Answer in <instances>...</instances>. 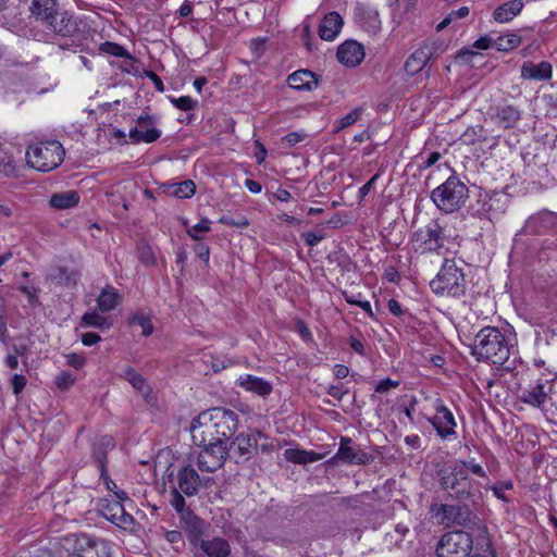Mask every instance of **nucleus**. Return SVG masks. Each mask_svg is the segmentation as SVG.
I'll list each match as a JSON object with an SVG mask.
<instances>
[{"label":"nucleus","mask_w":557,"mask_h":557,"mask_svg":"<svg viewBox=\"0 0 557 557\" xmlns=\"http://www.w3.org/2000/svg\"><path fill=\"white\" fill-rule=\"evenodd\" d=\"M238 426V416L235 411L215 407L200 412L191 422L193 441L208 442L220 440L228 443Z\"/></svg>","instance_id":"nucleus-1"},{"label":"nucleus","mask_w":557,"mask_h":557,"mask_svg":"<svg viewBox=\"0 0 557 557\" xmlns=\"http://www.w3.org/2000/svg\"><path fill=\"white\" fill-rule=\"evenodd\" d=\"M512 348L513 346L499 329L486 326L475 335L471 355L478 361L502 366L509 359Z\"/></svg>","instance_id":"nucleus-2"},{"label":"nucleus","mask_w":557,"mask_h":557,"mask_svg":"<svg viewBox=\"0 0 557 557\" xmlns=\"http://www.w3.org/2000/svg\"><path fill=\"white\" fill-rule=\"evenodd\" d=\"M468 198L469 189L457 175H450L431 193L434 205L445 213L458 211L466 205Z\"/></svg>","instance_id":"nucleus-3"},{"label":"nucleus","mask_w":557,"mask_h":557,"mask_svg":"<svg viewBox=\"0 0 557 557\" xmlns=\"http://www.w3.org/2000/svg\"><path fill=\"white\" fill-rule=\"evenodd\" d=\"M65 150L58 140H45L29 145L25 152V160L34 170L50 172L63 162Z\"/></svg>","instance_id":"nucleus-4"},{"label":"nucleus","mask_w":557,"mask_h":557,"mask_svg":"<svg viewBox=\"0 0 557 557\" xmlns=\"http://www.w3.org/2000/svg\"><path fill=\"white\" fill-rule=\"evenodd\" d=\"M430 287L438 296L459 298L466 293L465 274L454 260L445 259Z\"/></svg>","instance_id":"nucleus-5"},{"label":"nucleus","mask_w":557,"mask_h":557,"mask_svg":"<svg viewBox=\"0 0 557 557\" xmlns=\"http://www.w3.org/2000/svg\"><path fill=\"white\" fill-rule=\"evenodd\" d=\"M440 483L451 497L460 500L469 499L476 490L474 481L466 473L465 465L455 462L440 471Z\"/></svg>","instance_id":"nucleus-6"},{"label":"nucleus","mask_w":557,"mask_h":557,"mask_svg":"<svg viewBox=\"0 0 557 557\" xmlns=\"http://www.w3.org/2000/svg\"><path fill=\"white\" fill-rule=\"evenodd\" d=\"M472 536L465 531L448 532L441 539L437 557H469L472 550Z\"/></svg>","instance_id":"nucleus-7"},{"label":"nucleus","mask_w":557,"mask_h":557,"mask_svg":"<svg viewBox=\"0 0 557 557\" xmlns=\"http://www.w3.org/2000/svg\"><path fill=\"white\" fill-rule=\"evenodd\" d=\"M194 443L202 447L197 457V465L201 471L214 472L223 466L227 456L226 443L220 440L208 442L194 441Z\"/></svg>","instance_id":"nucleus-8"},{"label":"nucleus","mask_w":557,"mask_h":557,"mask_svg":"<svg viewBox=\"0 0 557 557\" xmlns=\"http://www.w3.org/2000/svg\"><path fill=\"white\" fill-rule=\"evenodd\" d=\"M444 231L437 220L430 221L412 235V243L418 251H436L444 246Z\"/></svg>","instance_id":"nucleus-9"},{"label":"nucleus","mask_w":557,"mask_h":557,"mask_svg":"<svg viewBox=\"0 0 557 557\" xmlns=\"http://www.w3.org/2000/svg\"><path fill=\"white\" fill-rule=\"evenodd\" d=\"M159 124L158 116L141 114L136 119V125L129 129L128 137L133 144L154 143L162 135Z\"/></svg>","instance_id":"nucleus-10"},{"label":"nucleus","mask_w":557,"mask_h":557,"mask_svg":"<svg viewBox=\"0 0 557 557\" xmlns=\"http://www.w3.org/2000/svg\"><path fill=\"white\" fill-rule=\"evenodd\" d=\"M433 408L435 416L425 417L426 421L436 430L441 438H450L456 434L455 428L457 425L453 412L445 406L441 398L434 400Z\"/></svg>","instance_id":"nucleus-11"},{"label":"nucleus","mask_w":557,"mask_h":557,"mask_svg":"<svg viewBox=\"0 0 557 557\" xmlns=\"http://www.w3.org/2000/svg\"><path fill=\"white\" fill-rule=\"evenodd\" d=\"M123 500H112L108 498H102L100 500V512L101 515L112 522L113 524L120 528H128L133 524L134 518L132 515L125 511L124 506L122 505Z\"/></svg>","instance_id":"nucleus-12"},{"label":"nucleus","mask_w":557,"mask_h":557,"mask_svg":"<svg viewBox=\"0 0 557 557\" xmlns=\"http://www.w3.org/2000/svg\"><path fill=\"white\" fill-rule=\"evenodd\" d=\"M76 549L69 557H109L104 541L95 540L86 534L76 536Z\"/></svg>","instance_id":"nucleus-13"},{"label":"nucleus","mask_w":557,"mask_h":557,"mask_svg":"<svg viewBox=\"0 0 557 557\" xmlns=\"http://www.w3.org/2000/svg\"><path fill=\"white\" fill-rule=\"evenodd\" d=\"M524 227L529 233L554 232L557 234V213L548 210L540 211L527 220Z\"/></svg>","instance_id":"nucleus-14"},{"label":"nucleus","mask_w":557,"mask_h":557,"mask_svg":"<svg viewBox=\"0 0 557 557\" xmlns=\"http://www.w3.org/2000/svg\"><path fill=\"white\" fill-rule=\"evenodd\" d=\"M334 458L350 465H368L372 459L368 453L352 446L349 437H342L339 448Z\"/></svg>","instance_id":"nucleus-15"},{"label":"nucleus","mask_w":557,"mask_h":557,"mask_svg":"<svg viewBox=\"0 0 557 557\" xmlns=\"http://www.w3.org/2000/svg\"><path fill=\"white\" fill-rule=\"evenodd\" d=\"M181 528L186 532L189 542L197 545L202 541L201 537L207 531L208 524L193 511L187 510L181 516Z\"/></svg>","instance_id":"nucleus-16"},{"label":"nucleus","mask_w":557,"mask_h":557,"mask_svg":"<svg viewBox=\"0 0 557 557\" xmlns=\"http://www.w3.org/2000/svg\"><path fill=\"white\" fill-rule=\"evenodd\" d=\"M258 441L253 434L240 433L230 444L227 455L247 460L257 447Z\"/></svg>","instance_id":"nucleus-17"},{"label":"nucleus","mask_w":557,"mask_h":557,"mask_svg":"<svg viewBox=\"0 0 557 557\" xmlns=\"http://www.w3.org/2000/svg\"><path fill=\"white\" fill-rule=\"evenodd\" d=\"M82 22L69 12L59 13V16L48 26L57 35L72 37L81 30Z\"/></svg>","instance_id":"nucleus-18"},{"label":"nucleus","mask_w":557,"mask_h":557,"mask_svg":"<svg viewBox=\"0 0 557 557\" xmlns=\"http://www.w3.org/2000/svg\"><path fill=\"white\" fill-rule=\"evenodd\" d=\"M338 61L349 67L361 63L364 58L363 47L355 40H347L337 49Z\"/></svg>","instance_id":"nucleus-19"},{"label":"nucleus","mask_w":557,"mask_h":557,"mask_svg":"<svg viewBox=\"0 0 557 557\" xmlns=\"http://www.w3.org/2000/svg\"><path fill=\"white\" fill-rule=\"evenodd\" d=\"M344 20L338 12L327 13L319 25V36L321 39L326 41H333L339 35Z\"/></svg>","instance_id":"nucleus-20"},{"label":"nucleus","mask_w":557,"mask_h":557,"mask_svg":"<svg viewBox=\"0 0 557 557\" xmlns=\"http://www.w3.org/2000/svg\"><path fill=\"white\" fill-rule=\"evenodd\" d=\"M30 12L48 27L59 16L57 0H33Z\"/></svg>","instance_id":"nucleus-21"},{"label":"nucleus","mask_w":557,"mask_h":557,"mask_svg":"<svg viewBox=\"0 0 557 557\" xmlns=\"http://www.w3.org/2000/svg\"><path fill=\"white\" fill-rule=\"evenodd\" d=\"M521 115L522 111L519 108L512 104H503L495 109L493 120L498 126L507 129L517 126Z\"/></svg>","instance_id":"nucleus-22"},{"label":"nucleus","mask_w":557,"mask_h":557,"mask_svg":"<svg viewBox=\"0 0 557 557\" xmlns=\"http://www.w3.org/2000/svg\"><path fill=\"white\" fill-rule=\"evenodd\" d=\"M553 67L549 62L542 61L537 64L525 61L521 65V77L529 81H548L552 78Z\"/></svg>","instance_id":"nucleus-23"},{"label":"nucleus","mask_w":557,"mask_h":557,"mask_svg":"<svg viewBox=\"0 0 557 557\" xmlns=\"http://www.w3.org/2000/svg\"><path fill=\"white\" fill-rule=\"evenodd\" d=\"M79 278V273L75 269L57 265L53 267L47 274V280L51 283L63 286L74 287Z\"/></svg>","instance_id":"nucleus-24"},{"label":"nucleus","mask_w":557,"mask_h":557,"mask_svg":"<svg viewBox=\"0 0 557 557\" xmlns=\"http://www.w3.org/2000/svg\"><path fill=\"white\" fill-rule=\"evenodd\" d=\"M200 478L193 467H184L177 473V485L186 496H194L198 493Z\"/></svg>","instance_id":"nucleus-25"},{"label":"nucleus","mask_w":557,"mask_h":557,"mask_svg":"<svg viewBox=\"0 0 557 557\" xmlns=\"http://www.w3.org/2000/svg\"><path fill=\"white\" fill-rule=\"evenodd\" d=\"M236 384L246 392L255 393L261 397H265L272 392V385L270 382L251 374L240 375L237 379Z\"/></svg>","instance_id":"nucleus-26"},{"label":"nucleus","mask_w":557,"mask_h":557,"mask_svg":"<svg viewBox=\"0 0 557 557\" xmlns=\"http://www.w3.org/2000/svg\"><path fill=\"white\" fill-rule=\"evenodd\" d=\"M115 447V441L111 435L101 436L92 448V460L100 473L107 471V454Z\"/></svg>","instance_id":"nucleus-27"},{"label":"nucleus","mask_w":557,"mask_h":557,"mask_svg":"<svg viewBox=\"0 0 557 557\" xmlns=\"http://www.w3.org/2000/svg\"><path fill=\"white\" fill-rule=\"evenodd\" d=\"M547 385V381H537L534 385H530L522 392L520 396L521 401L534 407H541L548 398V394L545 391Z\"/></svg>","instance_id":"nucleus-28"},{"label":"nucleus","mask_w":557,"mask_h":557,"mask_svg":"<svg viewBox=\"0 0 557 557\" xmlns=\"http://www.w3.org/2000/svg\"><path fill=\"white\" fill-rule=\"evenodd\" d=\"M288 86L296 90H312L318 86L315 74L309 70H298L287 78Z\"/></svg>","instance_id":"nucleus-29"},{"label":"nucleus","mask_w":557,"mask_h":557,"mask_svg":"<svg viewBox=\"0 0 557 557\" xmlns=\"http://www.w3.org/2000/svg\"><path fill=\"white\" fill-rule=\"evenodd\" d=\"M200 548L208 557H227L231 554V546L223 537L200 541Z\"/></svg>","instance_id":"nucleus-30"},{"label":"nucleus","mask_w":557,"mask_h":557,"mask_svg":"<svg viewBox=\"0 0 557 557\" xmlns=\"http://www.w3.org/2000/svg\"><path fill=\"white\" fill-rule=\"evenodd\" d=\"M79 200L81 197L76 190H65L53 193L50 196L49 205L57 210H66L76 207Z\"/></svg>","instance_id":"nucleus-31"},{"label":"nucleus","mask_w":557,"mask_h":557,"mask_svg":"<svg viewBox=\"0 0 557 557\" xmlns=\"http://www.w3.org/2000/svg\"><path fill=\"white\" fill-rule=\"evenodd\" d=\"M508 199L506 195L494 191L487 196V199L483 203V210L488 214L492 220L498 218L507 209Z\"/></svg>","instance_id":"nucleus-32"},{"label":"nucleus","mask_w":557,"mask_h":557,"mask_svg":"<svg viewBox=\"0 0 557 557\" xmlns=\"http://www.w3.org/2000/svg\"><path fill=\"white\" fill-rule=\"evenodd\" d=\"M120 376L126 380L144 397H148L150 395L151 387L148 385L146 379L133 367H124V369L120 373Z\"/></svg>","instance_id":"nucleus-33"},{"label":"nucleus","mask_w":557,"mask_h":557,"mask_svg":"<svg viewBox=\"0 0 557 557\" xmlns=\"http://www.w3.org/2000/svg\"><path fill=\"white\" fill-rule=\"evenodd\" d=\"M523 9L522 0H510L495 9L493 17L496 22L507 23L517 16Z\"/></svg>","instance_id":"nucleus-34"},{"label":"nucleus","mask_w":557,"mask_h":557,"mask_svg":"<svg viewBox=\"0 0 557 557\" xmlns=\"http://www.w3.org/2000/svg\"><path fill=\"white\" fill-rule=\"evenodd\" d=\"M284 457L289 462L307 465L321 460L323 455L312 450L288 448L284 451Z\"/></svg>","instance_id":"nucleus-35"},{"label":"nucleus","mask_w":557,"mask_h":557,"mask_svg":"<svg viewBox=\"0 0 557 557\" xmlns=\"http://www.w3.org/2000/svg\"><path fill=\"white\" fill-rule=\"evenodd\" d=\"M120 294L112 286H106L97 298V309L100 312L114 310L120 302Z\"/></svg>","instance_id":"nucleus-36"},{"label":"nucleus","mask_w":557,"mask_h":557,"mask_svg":"<svg viewBox=\"0 0 557 557\" xmlns=\"http://www.w3.org/2000/svg\"><path fill=\"white\" fill-rule=\"evenodd\" d=\"M460 511L461 508L455 505L441 504L432 507V512L444 524L460 523L458 520Z\"/></svg>","instance_id":"nucleus-37"},{"label":"nucleus","mask_w":557,"mask_h":557,"mask_svg":"<svg viewBox=\"0 0 557 557\" xmlns=\"http://www.w3.org/2000/svg\"><path fill=\"white\" fill-rule=\"evenodd\" d=\"M429 60L430 53L424 49H418L407 59L405 63V71L409 75H416L423 70Z\"/></svg>","instance_id":"nucleus-38"},{"label":"nucleus","mask_w":557,"mask_h":557,"mask_svg":"<svg viewBox=\"0 0 557 557\" xmlns=\"http://www.w3.org/2000/svg\"><path fill=\"white\" fill-rule=\"evenodd\" d=\"M81 323L85 327H97L101 330H108L112 326V322L96 310L84 313Z\"/></svg>","instance_id":"nucleus-39"},{"label":"nucleus","mask_w":557,"mask_h":557,"mask_svg":"<svg viewBox=\"0 0 557 557\" xmlns=\"http://www.w3.org/2000/svg\"><path fill=\"white\" fill-rule=\"evenodd\" d=\"M521 44V37L518 34H507L498 36L494 40V47L498 51H510Z\"/></svg>","instance_id":"nucleus-40"},{"label":"nucleus","mask_w":557,"mask_h":557,"mask_svg":"<svg viewBox=\"0 0 557 557\" xmlns=\"http://www.w3.org/2000/svg\"><path fill=\"white\" fill-rule=\"evenodd\" d=\"M99 51L116 58L133 59L132 54L123 46L111 41L102 42L99 46Z\"/></svg>","instance_id":"nucleus-41"},{"label":"nucleus","mask_w":557,"mask_h":557,"mask_svg":"<svg viewBox=\"0 0 557 557\" xmlns=\"http://www.w3.org/2000/svg\"><path fill=\"white\" fill-rule=\"evenodd\" d=\"M485 138L486 137L483 127L478 125L468 127L461 135L460 140L465 145H474L476 143L484 141Z\"/></svg>","instance_id":"nucleus-42"},{"label":"nucleus","mask_w":557,"mask_h":557,"mask_svg":"<svg viewBox=\"0 0 557 557\" xmlns=\"http://www.w3.org/2000/svg\"><path fill=\"white\" fill-rule=\"evenodd\" d=\"M128 323L131 325H138L141 327L143 335L149 336L153 332V325L151 323L150 317L144 313H134L129 317Z\"/></svg>","instance_id":"nucleus-43"},{"label":"nucleus","mask_w":557,"mask_h":557,"mask_svg":"<svg viewBox=\"0 0 557 557\" xmlns=\"http://www.w3.org/2000/svg\"><path fill=\"white\" fill-rule=\"evenodd\" d=\"M15 172V163L8 152L0 147V176H10Z\"/></svg>","instance_id":"nucleus-44"},{"label":"nucleus","mask_w":557,"mask_h":557,"mask_svg":"<svg viewBox=\"0 0 557 557\" xmlns=\"http://www.w3.org/2000/svg\"><path fill=\"white\" fill-rule=\"evenodd\" d=\"M195 191V183L190 180H187L176 185L173 195L178 199H186L193 197Z\"/></svg>","instance_id":"nucleus-45"},{"label":"nucleus","mask_w":557,"mask_h":557,"mask_svg":"<svg viewBox=\"0 0 557 557\" xmlns=\"http://www.w3.org/2000/svg\"><path fill=\"white\" fill-rule=\"evenodd\" d=\"M100 479L104 483L107 490L112 492L117 499L129 500L127 494L123 490L119 488L115 482L109 476L108 471H106L104 473H100Z\"/></svg>","instance_id":"nucleus-46"},{"label":"nucleus","mask_w":557,"mask_h":557,"mask_svg":"<svg viewBox=\"0 0 557 557\" xmlns=\"http://www.w3.org/2000/svg\"><path fill=\"white\" fill-rule=\"evenodd\" d=\"M211 230V221L207 218L201 219L197 224L188 227L186 233L195 240H200L199 233H207Z\"/></svg>","instance_id":"nucleus-47"},{"label":"nucleus","mask_w":557,"mask_h":557,"mask_svg":"<svg viewBox=\"0 0 557 557\" xmlns=\"http://www.w3.org/2000/svg\"><path fill=\"white\" fill-rule=\"evenodd\" d=\"M171 103L183 111L194 110L197 106V101L189 96H182L180 98L169 97Z\"/></svg>","instance_id":"nucleus-48"},{"label":"nucleus","mask_w":557,"mask_h":557,"mask_svg":"<svg viewBox=\"0 0 557 557\" xmlns=\"http://www.w3.org/2000/svg\"><path fill=\"white\" fill-rule=\"evenodd\" d=\"M138 258L143 264L146 267L154 264V256L153 252L147 244H139L137 247Z\"/></svg>","instance_id":"nucleus-49"},{"label":"nucleus","mask_w":557,"mask_h":557,"mask_svg":"<svg viewBox=\"0 0 557 557\" xmlns=\"http://www.w3.org/2000/svg\"><path fill=\"white\" fill-rule=\"evenodd\" d=\"M76 376L69 372V371H62L57 377H55V385L58 388L65 391L70 388L75 383Z\"/></svg>","instance_id":"nucleus-50"},{"label":"nucleus","mask_w":557,"mask_h":557,"mask_svg":"<svg viewBox=\"0 0 557 557\" xmlns=\"http://www.w3.org/2000/svg\"><path fill=\"white\" fill-rule=\"evenodd\" d=\"M170 504L181 516L187 511L185 510V498L176 487L171 491Z\"/></svg>","instance_id":"nucleus-51"},{"label":"nucleus","mask_w":557,"mask_h":557,"mask_svg":"<svg viewBox=\"0 0 557 557\" xmlns=\"http://www.w3.org/2000/svg\"><path fill=\"white\" fill-rule=\"evenodd\" d=\"M360 115H361L360 109L352 110L351 112H349L347 115H345L344 117H342L339 120V125H338L337 129H343L348 126H351L360 119Z\"/></svg>","instance_id":"nucleus-52"},{"label":"nucleus","mask_w":557,"mask_h":557,"mask_svg":"<svg viewBox=\"0 0 557 557\" xmlns=\"http://www.w3.org/2000/svg\"><path fill=\"white\" fill-rule=\"evenodd\" d=\"M306 137V134L304 132H292V133H288L287 135H285L284 137H282V144L285 145L286 147L290 148V147H294L295 145L299 144L300 141H302Z\"/></svg>","instance_id":"nucleus-53"},{"label":"nucleus","mask_w":557,"mask_h":557,"mask_svg":"<svg viewBox=\"0 0 557 557\" xmlns=\"http://www.w3.org/2000/svg\"><path fill=\"white\" fill-rule=\"evenodd\" d=\"M65 363L69 367L79 370L86 363V359L82 355L71 352L65 355Z\"/></svg>","instance_id":"nucleus-54"},{"label":"nucleus","mask_w":557,"mask_h":557,"mask_svg":"<svg viewBox=\"0 0 557 557\" xmlns=\"http://www.w3.org/2000/svg\"><path fill=\"white\" fill-rule=\"evenodd\" d=\"M399 386L398 381H394L389 377H386L382 381H380L375 386V392L379 394H384L391 391L392 388H396Z\"/></svg>","instance_id":"nucleus-55"},{"label":"nucleus","mask_w":557,"mask_h":557,"mask_svg":"<svg viewBox=\"0 0 557 557\" xmlns=\"http://www.w3.org/2000/svg\"><path fill=\"white\" fill-rule=\"evenodd\" d=\"M7 332L5 301L4 298L0 296V341L5 338Z\"/></svg>","instance_id":"nucleus-56"},{"label":"nucleus","mask_w":557,"mask_h":557,"mask_svg":"<svg viewBox=\"0 0 557 557\" xmlns=\"http://www.w3.org/2000/svg\"><path fill=\"white\" fill-rule=\"evenodd\" d=\"M26 377L22 374H14L11 380H10V384H11V387H12V391L15 395H18L25 387L26 385Z\"/></svg>","instance_id":"nucleus-57"},{"label":"nucleus","mask_w":557,"mask_h":557,"mask_svg":"<svg viewBox=\"0 0 557 557\" xmlns=\"http://www.w3.org/2000/svg\"><path fill=\"white\" fill-rule=\"evenodd\" d=\"M301 236L309 247L317 246L324 238L322 232H306Z\"/></svg>","instance_id":"nucleus-58"},{"label":"nucleus","mask_w":557,"mask_h":557,"mask_svg":"<svg viewBox=\"0 0 557 557\" xmlns=\"http://www.w3.org/2000/svg\"><path fill=\"white\" fill-rule=\"evenodd\" d=\"M512 483L510 481H506V482H500L496 485H494L492 487V491L494 493V495L498 498V499H502L504 502H507V498L505 496V493L504 491L506 490H511L512 488Z\"/></svg>","instance_id":"nucleus-59"},{"label":"nucleus","mask_w":557,"mask_h":557,"mask_svg":"<svg viewBox=\"0 0 557 557\" xmlns=\"http://www.w3.org/2000/svg\"><path fill=\"white\" fill-rule=\"evenodd\" d=\"M21 292L26 295L28 302L32 306H38L39 299H38V289L35 287H28V286H22Z\"/></svg>","instance_id":"nucleus-60"},{"label":"nucleus","mask_w":557,"mask_h":557,"mask_svg":"<svg viewBox=\"0 0 557 557\" xmlns=\"http://www.w3.org/2000/svg\"><path fill=\"white\" fill-rule=\"evenodd\" d=\"M194 251L196 253V256L203 260L206 264L209 263V258H210V248L208 245L206 244H197L195 247H194Z\"/></svg>","instance_id":"nucleus-61"},{"label":"nucleus","mask_w":557,"mask_h":557,"mask_svg":"<svg viewBox=\"0 0 557 557\" xmlns=\"http://www.w3.org/2000/svg\"><path fill=\"white\" fill-rule=\"evenodd\" d=\"M164 536H165L166 541L171 544H174V545L181 544L182 546L184 545L183 535L180 531H176V530L168 531Z\"/></svg>","instance_id":"nucleus-62"},{"label":"nucleus","mask_w":557,"mask_h":557,"mask_svg":"<svg viewBox=\"0 0 557 557\" xmlns=\"http://www.w3.org/2000/svg\"><path fill=\"white\" fill-rule=\"evenodd\" d=\"M492 46H494V41L487 35L480 37L473 44V47L476 49H480V50H486V49L491 48Z\"/></svg>","instance_id":"nucleus-63"},{"label":"nucleus","mask_w":557,"mask_h":557,"mask_svg":"<svg viewBox=\"0 0 557 557\" xmlns=\"http://www.w3.org/2000/svg\"><path fill=\"white\" fill-rule=\"evenodd\" d=\"M101 341V337L97 333L88 332L82 335V343L85 346H92Z\"/></svg>","instance_id":"nucleus-64"}]
</instances>
